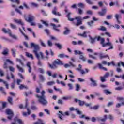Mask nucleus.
Segmentation results:
<instances>
[{
  "label": "nucleus",
  "instance_id": "7c9ffc66",
  "mask_svg": "<svg viewBox=\"0 0 124 124\" xmlns=\"http://www.w3.org/2000/svg\"><path fill=\"white\" fill-rule=\"evenodd\" d=\"M19 88L20 89V90H23V89H26V90H28V86H25L23 84H20Z\"/></svg>",
  "mask_w": 124,
  "mask_h": 124
},
{
  "label": "nucleus",
  "instance_id": "423d86ee",
  "mask_svg": "<svg viewBox=\"0 0 124 124\" xmlns=\"http://www.w3.org/2000/svg\"><path fill=\"white\" fill-rule=\"evenodd\" d=\"M94 56H99L100 60H102V59H105L106 58H108L109 60H110V57H109L108 55H104V54L102 52H100L99 53L97 52H95L94 53Z\"/></svg>",
  "mask_w": 124,
  "mask_h": 124
},
{
  "label": "nucleus",
  "instance_id": "412c9836",
  "mask_svg": "<svg viewBox=\"0 0 124 124\" xmlns=\"http://www.w3.org/2000/svg\"><path fill=\"white\" fill-rule=\"evenodd\" d=\"M90 80L91 82H92V85L93 86V87H96L97 86V83H96V81L93 80V78H90Z\"/></svg>",
  "mask_w": 124,
  "mask_h": 124
},
{
  "label": "nucleus",
  "instance_id": "ea45409f",
  "mask_svg": "<svg viewBox=\"0 0 124 124\" xmlns=\"http://www.w3.org/2000/svg\"><path fill=\"white\" fill-rule=\"evenodd\" d=\"M98 31H106V28L104 27V26H102L100 28H98Z\"/></svg>",
  "mask_w": 124,
  "mask_h": 124
},
{
  "label": "nucleus",
  "instance_id": "39448f33",
  "mask_svg": "<svg viewBox=\"0 0 124 124\" xmlns=\"http://www.w3.org/2000/svg\"><path fill=\"white\" fill-rule=\"evenodd\" d=\"M57 64V65H64V63H63V62L60 59L55 60L52 64H51L49 63H48L49 68H51V69H55L57 68L58 67Z\"/></svg>",
  "mask_w": 124,
  "mask_h": 124
},
{
  "label": "nucleus",
  "instance_id": "37998d69",
  "mask_svg": "<svg viewBox=\"0 0 124 124\" xmlns=\"http://www.w3.org/2000/svg\"><path fill=\"white\" fill-rule=\"evenodd\" d=\"M93 23H94L93 20H92L90 22H87V24L88 26H89V27H93Z\"/></svg>",
  "mask_w": 124,
  "mask_h": 124
},
{
  "label": "nucleus",
  "instance_id": "a18cd8bd",
  "mask_svg": "<svg viewBox=\"0 0 124 124\" xmlns=\"http://www.w3.org/2000/svg\"><path fill=\"white\" fill-rule=\"evenodd\" d=\"M9 35L11 36V37H12V38H14V39H17V36L15 35H13L12 33H11V32L9 33Z\"/></svg>",
  "mask_w": 124,
  "mask_h": 124
},
{
  "label": "nucleus",
  "instance_id": "1a4fd4ad",
  "mask_svg": "<svg viewBox=\"0 0 124 124\" xmlns=\"http://www.w3.org/2000/svg\"><path fill=\"white\" fill-rule=\"evenodd\" d=\"M78 67L79 68H77L76 70L79 71L81 74H86V73H88L89 72V69H85V71L82 69V65L81 64L78 65Z\"/></svg>",
  "mask_w": 124,
  "mask_h": 124
},
{
  "label": "nucleus",
  "instance_id": "473e14b6",
  "mask_svg": "<svg viewBox=\"0 0 124 124\" xmlns=\"http://www.w3.org/2000/svg\"><path fill=\"white\" fill-rule=\"evenodd\" d=\"M33 124H45L43 123V121H42V120L38 119V121L34 123Z\"/></svg>",
  "mask_w": 124,
  "mask_h": 124
},
{
  "label": "nucleus",
  "instance_id": "4d7b16f0",
  "mask_svg": "<svg viewBox=\"0 0 124 124\" xmlns=\"http://www.w3.org/2000/svg\"><path fill=\"white\" fill-rule=\"evenodd\" d=\"M47 44L49 47H52L53 46V43L50 40L47 41Z\"/></svg>",
  "mask_w": 124,
  "mask_h": 124
},
{
  "label": "nucleus",
  "instance_id": "69168bd1",
  "mask_svg": "<svg viewBox=\"0 0 124 124\" xmlns=\"http://www.w3.org/2000/svg\"><path fill=\"white\" fill-rule=\"evenodd\" d=\"M117 100H118V101H124V98L122 97H117Z\"/></svg>",
  "mask_w": 124,
  "mask_h": 124
},
{
  "label": "nucleus",
  "instance_id": "c85d7f7f",
  "mask_svg": "<svg viewBox=\"0 0 124 124\" xmlns=\"http://www.w3.org/2000/svg\"><path fill=\"white\" fill-rule=\"evenodd\" d=\"M26 56L28 58H30L32 60H33V56H32V54H30L29 52H26Z\"/></svg>",
  "mask_w": 124,
  "mask_h": 124
},
{
  "label": "nucleus",
  "instance_id": "09e8293b",
  "mask_svg": "<svg viewBox=\"0 0 124 124\" xmlns=\"http://www.w3.org/2000/svg\"><path fill=\"white\" fill-rule=\"evenodd\" d=\"M79 59L80 60H81L83 62L86 61V58L83 55H80Z\"/></svg>",
  "mask_w": 124,
  "mask_h": 124
},
{
  "label": "nucleus",
  "instance_id": "5701e85b",
  "mask_svg": "<svg viewBox=\"0 0 124 124\" xmlns=\"http://www.w3.org/2000/svg\"><path fill=\"white\" fill-rule=\"evenodd\" d=\"M98 65L100 69H102L104 71H107V68L106 67H104L103 66H102V64L100 63H98Z\"/></svg>",
  "mask_w": 124,
  "mask_h": 124
},
{
  "label": "nucleus",
  "instance_id": "58836bf2",
  "mask_svg": "<svg viewBox=\"0 0 124 124\" xmlns=\"http://www.w3.org/2000/svg\"><path fill=\"white\" fill-rule=\"evenodd\" d=\"M12 100H13L12 97H8V101L10 103V104H11V105L13 104V102H12Z\"/></svg>",
  "mask_w": 124,
  "mask_h": 124
},
{
  "label": "nucleus",
  "instance_id": "4be33fe9",
  "mask_svg": "<svg viewBox=\"0 0 124 124\" xmlns=\"http://www.w3.org/2000/svg\"><path fill=\"white\" fill-rule=\"evenodd\" d=\"M27 66L28 69V72L29 73H31V62H28L27 63Z\"/></svg>",
  "mask_w": 124,
  "mask_h": 124
},
{
  "label": "nucleus",
  "instance_id": "052dcab7",
  "mask_svg": "<svg viewBox=\"0 0 124 124\" xmlns=\"http://www.w3.org/2000/svg\"><path fill=\"white\" fill-rule=\"evenodd\" d=\"M3 68L4 69H7L8 68V67L7 66V63H6V62H4Z\"/></svg>",
  "mask_w": 124,
  "mask_h": 124
},
{
  "label": "nucleus",
  "instance_id": "a211bd4d",
  "mask_svg": "<svg viewBox=\"0 0 124 124\" xmlns=\"http://www.w3.org/2000/svg\"><path fill=\"white\" fill-rule=\"evenodd\" d=\"M59 58H61V59H63L64 58H66L67 59H68L69 58V56L68 55H66L64 54H60L58 55Z\"/></svg>",
  "mask_w": 124,
  "mask_h": 124
},
{
  "label": "nucleus",
  "instance_id": "5fc2aeb1",
  "mask_svg": "<svg viewBox=\"0 0 124 124\" xmlns=\"http://www.w3.org/2000/svg\"><path fill=\"white\" fill-rule=\"evenodd\" d=\"M105 77H104V76L103 77H100V80L101 82H102V83L106 82V79H105Z\"/></svg>",
  "mask_w": 124,
  "mask_h": 124
},
{
  "label": "nucleus",
  "instance_id": "338daca9",
  "mask_svg": "<svg viewBox=\"0 0 124 124\" xmlns=\"http://www.w3.org/2000/svg\"><path fill=\"white\" fill-rule=\"evenodd\" d=\"M31 110H37V107H36V106H31Z\"/></svg>",
  "mask_w": 124,
  "mask_h": 124
},
{
  "label": "nucleus",
  "instance_id": "3c124183",
  "mask_svg": "<svg viewBox=\"0 0 124 124\" xmlns=\"http://www.w3.org/2000/svg\"><path fill=\"white\" fill-rule=\"evenodd\" d=\"M99 108V105H95L91 108V109H93V110H97Z\"/></svg>",
  "mask_w": 124,
  "mask_h": 124
},
{
  "label": "nucleus",
  "instance_id": "7ed1b4c3",
  "mask_svg": "<svg viewBox=\"0 0 124 124\" xmlns=\"http://www.w3.org/2000/svg\"><path fill=\"white\" fill-rule=\"evenodd\" d=\"M97 41H100V44L102 46V47H106L107 46H110V47L108 48V50H111L114 48L111 43L108 42L105 43V39L104 38L101 37L100 36L97 37Z\"/></svg>",
  "mask_w": 124,
  "mask_h": 124
},
{
  "label": "nucleus",
  "instance_id": "2eb2a0df",
  "mask_svg": "<svg viewBox=\"0 0 124 124\" xmlns=\"http://www.w3.org/2000/svg\"><path fill=\"white\" fill-rule=\"evenodd\" d=\"M107 11V9H102V12H98V14H99L100 16H104V15L106 14Z\"/></svg>",
  "mask_w": 124,
  "mask_h": 124
},
{
  "label": "nucleus",
  "instance_id": "de8ad7c7",
  "mask_svg": "<svg viewBox=\"0 0 124 124\" xmlns=\"http://www.w3.org/2000/svg\"><path fill=\"white\" fill-rule=\"evenodd\" d=\"M78 6V7H81V8H85V5L83 3H79Z\"/></svg>",
  "mask_w": 124,
  "mask_h": 124
},
{
  "label": "nucleus",
  "instance_id": "f3484780",
  "mask_svg": "<svg viewBox=\"0 0 124 124\" xmlns=\"http://www.w3.org/2000/svg\"><path fill=\"white\" fill-rule=\"evenodd\" d=\"M14 122H17L19 124H24V122L22 120L18 118V117H15L14 119Z\"/></svg>",
  "mask_w": 124,
  "mask_h": 124
},
{
  "label": "nucleus",
  "instance_id": "393cba45",
  "mask_svg": "<svg viewBox=\"0 0 124 124\" xmlns=\"http://www.w3.org/2000/svg\"><path fill=\"white\" fill-rule=\"evenodd\" d=\"M104 93L106 94V95H109L110 94H112V92L108 89H105L104 90Z\"/></svg>",
  "mask_w": 124,
  "mask_h": 124
},
{
  "label": "nucleus",
  "instance_id": "dca6fc26",
  "mask_svg": "<svg viewBox=\"0 0 124 124\" xmlns=\"http://www.w3.org/2000/svg\"><path fill=\"white\" fill-rule=\"evenodd\" d=\"M1 82H2L4 84L6 89H9V85L8 84V83L2 80V79H0V83H1Z\"/></svg>",
  "mask_w": 124,
  "mask_h": 124
},
{
  "label": "nucleus",
  "instance_id": "4c0bfd02",
  "mask_svg": "<svg viewBox=\"0 0 124 124\" xmlns=\"http://www.w3.org/2000/svg\"><path fill=\"white\" fill-rule=\"evenodd\" d=\"M87 33H90V32L84 31L83 34H80V36H82L83 37H87Z\"/></svg>",
  "mask_w": 124,
  "mask_h": 124
},
{
  "label": "nucleus",
  "instance_id": "603ef678",
  "mask_svg": "<svg viewBox=\"0 0 124 124\" xmlns=\"http://www.w3.org/2000/svg\"><path fill=\"white\" fill-rule=\"evenodd\" d=\"M16 61L19 62L20 63V64L22 66H24V63L23 62V61L21 59H19L18 58H16Z\"/></svg>",
  "mask_w": 124,
  "mask_h": 124
},
{
  "label": "nucleus",
  "instance_id": "8fccbe9b",
  "mask_svg": "<svg viewBox=\"0 0 124 124\" xmlns=\"http://www.w3.org/2000/svg\"><path fill=\"white\" fill-rule=\"evenodd\" d=\"M76 91L79 92L80 91V85L77 84L76 85Z\"/></svg>",
  "mask_w": 124,
  "mask_h": 124
},
{
  "label": "nucleus",
  "instance_id": "bb28decb",
  "mask_svg": "<svg viewBox=\"0 0 124 124\" xmlns=\"http://www.w3.org/2000/svg\"><path fill=\"white\" fill-rule=\"evenodd\" d=\"M2 31L3 32H4V33H8L9 34L11 32V31L10 29H8L7 30H6L5 28H3L2 29Z\"/></svg>",
  "mask_w": 124,
  "mask_h": 124
},
{
  "label": "nucleus",
  "instance_id": "72a5a7b5",
  "mask_svg": "<svg viewBox=\"0 0 124 124\" xmlns=\"http://www.w3.org/2000/svg\"><path fill=\"white\" fill-rule=\"evenodd\" d=\"M16 67L17 69H18L19 71L20 72H24V69H23L22 67H20L19 65H16Z\"/></svg>",
  "mask_w": 124,
  "mask_h": 124
},
{
  "label": "nucleus",
  "instance_id": "bf43d9fd",
  "mask_svg": "<svg viewBox=\"0 0 124 124\" xmlns=\"http://www.w3.org/2000/svg\"><path fill=\"white\" fill-rule=\"evenodd\" d=\"M123 88L119 86V87H117L116 88H115V90L116 91H122V90H123Z\"/></svg>",
  "mask_w": 124,
  "mask_h": 124
},
{
  "label": "nucleus",
  "instance_id": "f03ea898",
  "mask_svg": "<svg viewBox=\"0 0 124 124\" xmlns=\"http://www.w3.org/2000/svg\"><path fill=\"white\" fill-rule=\"evenodd\" d=\"M70 15H71V13H68L66 17L68 18V21L72 22L73 25H75L76 27H79V26L83 24V19L81 16H78L73 18L70 17Z\"/></svg>",
  "mask_w": 124,
  "mask_h": 124
},
{
  "label": "nucleus",
  "instance_id": "6e6d98bb",
  "mask_svg": "<svg viewBox=\"0 0 124 124\" xmlns=\"http://www.w3.org/2000/svg\"><path fill=\"white\" fill-rule=\"evenodd\" d=\"M10 71L11 72H15V68H13L12 66H10L9 67Z\"/></svg>",
  "mask_w": 124,
  "mask_h": 124
},
{
  "label": "nucleus",
  "instance_id": "680f3d73",
  "mask_svg": "<svg viewBox=\"0 0 124 124\" xmlns=\"http://www.w3.org/2000/svg\"><path fill=\"white\" fill-rule=\"evenodd\" d=\"M110 76V73L109 72H106L105 74L104 75V77L106 78H108V77Z\"/></svg>",
  "mask_w": 124,
  "mask_h": 124
},
{
  "label": "nucleus",
  "instance_id": "774afa93",
  "mask_svg": "<svg viewBox=\"0 0 124 124\" xmlns=\"http://www.w3.org/2000/svg\"><path fill=\"white\" fill-rule=\"evenodd\" d=\"M38 70H39L40 73H42V74H43V73H44V70L43 69L39 68L38 69Z\"/></svg>",
  "mask_w": 124,
  "mask_h": 124
},
{
  "label": "nucleus",
  "instance_id": "a878e982",
  "mask_svg": "<svg viewBox=\"0 0 124 124\" xmlns=\"http://www.w3.org/2000/svg\"><path fill=\"white\" fill-rule=\"evenodd\" d=\"M120 17H121V15H120L119 14H115V19H116V20L118 24H121V21L120 20H119V18Z\"/></svg>",
  "mask_w": 124,
  "mask_h": 124
},
{
  "label": "nucleus",
  "instance_id": "4468645a",
  "mask_svg": "<svg viewBox=\"0 0 124 124\" xmlns=\"http://www.w3.org/2000/svg\"><path fill=\"white\" fill-rule=\"evenodd\" d=\"M51 25L53 27V30H55V31H60V29H57V28H60L61 27V25L59 24L57 26H56V24L54 23H51Z\"/></svg>",
  "mask_w": 124,
  "mask_h": 124
},
{
  "label": "nucleus",
  "instance_id": "c756f323",
  "mask_svg": "<svg viewBox=\"0 0 124 124\" xmlns=\"http://www.w3.org/2000/svg\"><path fill=\"white\" fill-rule=\"evenodd\" d=\"M17 50L12 48L11 49V52H12V55L13 56V57H14V58H15V57H16V52Z\"/></svg>",
  "mask_w": 124,
  "mask_h": 124
},
{
  "label": "nucleus",
  "instance_id": "f8f14e48",
  "mask_svg": "<svg viewBox=\"0 0 124 124\" xmlns=\"http://www.w3.org/2000/svg\"><path fill=\"white\" fill-rule=\"evenodd\" d=\"M96 120L98 122H106V120H107V115H105L104 116V118H102V117H96Z\"/></svg>",
  "mask_w": 124,
  "mask_h": 124
},
{
  "label": "nucleus",
  "instance_id": "b1692460",
  "mask_svg": "<svg viewBox=\"0 0 124 124\" xmlns=\"http://www.w3.org/2000/svg\"><path fill=\"white\" fill-rule=\"evenodd\" d=\"M70 32V30L68 29L67 27L65 28V31L63 32V34L64 35H67V34H68Z\"/></svg>",
  "mask_w": 124,
  "mask_h": 124
},
{
  "label": "nucleus",
  "instance_id": "79ce46f5",
  "mask_svg": "<svg viewBox=\"0 0 124 124\" xmlns=\"http://www.w3.org/2000/svg\"><path fill=\"white\" fill-rule=\"evenodd\" d=\"M89 57L93 59V60H97V57L95 56H93L92 55L89 54Z\"/></svg>",
  "mask_w": 124,
  "mask_h": 124
},
{
  "label": "nucleus",
  "instance_id": "6e6552de",
  "mask_svg": "<svg viewBox=\"0 0 124 124\" xmlns=\"http://www.w3.org/2000/svg\"><path fill=\"white\" fill-rule=\"evenodd\" d=\"M29 105V104L28 103V102H26L25 106L24 108V109H25V108H27V112H23V116L24 117H27V116L31 115V110H30V108H28V106Z\"/></svg>",
  "mask_w": 124,
  "mask_h": 124
},
{
  "label": "nucleus",
  "instance_id": "e433bc0d",
  "mask_svg": "<svg viewBox=\"0 0 124 124\" xmlns=\"http://www.w3.org/2000/svg\"><path fill=\"white\" fill-rule=\"evenodd\" d=\"M41 45L42 46V47H46V44H45V43H44V42H43V41H42V40L40 39L39 40Z\"/></svg>",
  "mask_w": 124,
  "mask_h": 124
},
{
  "label": "nucleus",
  "instance_id": "2f4dec72",
  "mask_svg": "<svg viewBox=\"0 0 124 124\" xmlns=\"http://www.w3.org/2000/svg\"><path fill=\"white\" fill-rule=\"evenodd\" d=\"M55 46L59 49V50H61V49H62V46L61 45L60 43H55Z\"/></svg>",
  "mask_w": 124,
  "mask_h": 124
},
{
  "label": "nucleus",
  "instance_id": "c03bdc74",
  "mask_svg": "<svg viewBox=\"0 0 124 124\" xmlns=\"http://www.w3.org/2000/svg\"><path fill=\"white\" fill-rule=\"evenodd\" d=\"M58 11V8L57 7H54L53 10H52V14H56V13Z\"/></svg>",
  "mask_w": 124,
  "mask_h": 124
},
{
  "label": "nucleus",
  "instance_id": "0eeeda50",
  "mask_svg": "<svg viewBox=\"0 0 124 124\" xmlns=\"http://www.w3.org/2000/svg\"><path fill=\"white\" fill-rule=\"evenodd\" d=\"M34 20H35V17L31 14L28 15L27 18H25L26 22H28L29 23L33 22Z\"/></svg>",
  "mask_w": 124,
  "mask_h": 124
},
{
  "label": "nucleus",
  "instance_id": "ddd939ff",
  "mask_svg": "<svg viewBox=\"0 0 124 124\" xmlns=\"http://www.w3.org/2000/svg\"><path fill=\"white\" fill-rule=\"evenodd\" d=\"M74 101L76 103H77V102H78V104H79V106H84V105H85V101H81V100H79L77 98H75L74 99Z\"/></svg>",
  "mask_w": 124,
  "mask_h": 124
},
{
  "label": "nucleus",
  "instance_id": "f704fd0d",
  "mask_svg": "<svg viewBox=\"0 0 124 124\" xmlns=\"http://www.w3.org/2000/svg\"><path fill=\"white\" fill-rule=\"evenodd\" d=\"M56 82L57 83V84H61V85H62V86H63V87H65V83H64V82L63 81H61L60 82V81L59 80H57Z\"/></svg>",
  "mask_w": 124,
  "mask_h": 124
},
{
  "label": "nucleus",
  "instance_id": "6ab92c4d",
  "mask_svg": "<svg viewBox=\"0 0 124 124\" xmlns=\"http://www.w3.org/2000/svg\"><path fill=\"white\" fill-rule=\"evenodd\" d=\"M19 31L21 32V33H22V35L24 36L26 40H29V37H28L27 35L25 34V33L23 32V31H22V29L20 28H19Z\"/></svg>",
  "mask_w": 124,
  "mask_h": 124
},
{
  "label": "nucleus",
  "instance_id": "a19ab883",
  "mask_svg": "<svg viewBox=\"0 0 124 124\" xmlns=\"http://www.w3.org/2000/svg\"><path fill=\"white\" fill-rule=\"evenodd\" d=\"M10 27L13 30H17V26L16 25H14L12 23L10 24Z\"/></svg>",
  "mask_w": 124,
  "mask_h": 124
},
{
  "label": "nucleus",
  "instance_id": "864d4df0",
  "mask_svg": "<svg viewBox=\"0 0 124 124\" xmlns=\"http://www.w3.org/2000/svg\"><path fill=\"white\" fill-rule=\"evenodd\" d=\"M54 84H55V82L54 81H49L47 83V86H53Z\"/></svg>",
  "mask_w": 124,
  "mask_h": 124
},
{
  "label": "nucleus",
  "instance_id": "9d476101",
  "mask_svg": "<svg viewBox=\"0 0 124 124\" xmlns=\"http://www.w3.org/2000/svg\"><path fill=\"white\" fill-rule=\"evenodd\" d=\"M6 113L7 114V115H8L7 117L8 120H11V119H12V118H13V116H14L13 112L9 109H7L6 110Z\"/></svg>",
  "mask_w": 124,
  "mask_h": 124
},
{
  "label": "nucleus",
  "instance_id": "f257e3e1",
  "mask_svg": "<svg viewBox=\"0 0 124 124\" xmlns=\"http://www.w3.org/2000/svg\"><path fill=\"white\" fill-rule=\"evenodd\" d=\"M31 47H33L34 48L33 53L34 54L37 60H38V65H39V66H42V63L41 62V61H40V59H41V60H45V59L47 60H49V51H48L47 50L45 51L46 56L45 57L43 53L40 51V47H39V45H35L33 43H31Z\"/></svg>",
  "mask_w": 124,
  "mask_h": 124
},
{
  "label": "nucleus",
  "instance_id": "20e7f679",
  "mask_svg": "<svg viewBox=\"0 0 124 124\" xmlns=\"http://www.w3.org/2000/svg\"><path fill=\"white\" fill-rule=\"evenodd\" d=\"M41 96L38 95V94L36 95V97L39 98L38 101L42 104V105H46V104H48V102L46 100V96L44 95L45 94V91L43 90L41 92Z\"/></svg>",
  "mask_w": 124,
  "mask_h": 124
},
{
  "label": "nucleus",
  "instance_id": "9b49d317",
  "mask_svg": "<svg viewBox=\"0 0 124 124\" xmlns=\"http://www.w3.org/2000/svg\"><path fill=\"white\" fill-rule=\"evenodd\" d=\"M14 22H15V23H16V24H18L19 25H21V26H22V29L23 31H25V27L23 26L24 22L22 21V20L15 19Z\"/></svg>",
  "mask_w": 124,
  "mask_h": 124
},
{
  "label": "nucleus",
  "instance_id": "49530a36",
  "mask_svg": "<svg viewBox=\"0 0 124 124\" xmlns=\"http://www.w3.org/2000/svg\"><path fill=\"white\" fill-rule=\"evenodd\" d=\"M96 38L97 39V37H95L94 38H93L91 37L90 38V39H91V43H92V44L94 43V42H95V39H96Z\"/></svg>",
  "mask_w": 124,
  "mask_h": 124
},
{
  "label": "nucleus",
  "instance_id": "aec40b11",
  "mask_svg": "<svg viewBox=\"0 0 124 124\" xmlns=\"http://www.w3.org/2000/svg\"><path fill=\"white\" fill-rule=\"evenodd\" d=\"M8 52H9V50H8V48H6L4 49L3 51L2 52V54L4 56H6V55H8Z\"/></svg>",
  "mask_w": 124,
  "mask_h": 124
},
{
  "label": "nucleus",
  "instance_id": "e2e57ef3",
  "mask_svg": "<svg viewBox=\"0 0 124 124\" xmlns=\"http://www.w3.org/2000/svg\"><path fill=\"white\" fill-rule=\"evenodd\" d=\"M85 1L88 4H90V5L93 4V2H92V1H91V0H86Z\"/></svg>",
  "mask_w": 124,
  "mask_h": 124
},
{
  "label": "nucleus",
  "instance_id": "c9c22d12",
  "mask_svg": "<svg viewBox=\"0 0 124 124\" xmlns=\"http://www.w3.org/2000/svg\"><path fill=\"white\" fill-rule=\"evenodd\" d=\"M39 79L41 80L42 82H44V80H45V78H44V76L42 75H39Z\"/></svg>",
  "mask_w": 124,
  "mask_h": 124
},
{
  "label": "nucleus",
  "instance_id": "0e129e2a",
  "mask_svg": "<svg viewBox=\"0 0 124 124\" xmlns=\"http://www.w3.org/2000/svg\"><path fill=\"white\" fill-rule=\"evenodd\" d=\"M29 94H32V92L30 91L28 93L27 92L25 93V96H28Z\"/></svg>",
  "mask_w": 124,
  "mask_h": 124
},
{
  "label": "nucleus",
  "instance_id": "cd10ccee",
  "mask_svg": "<svg viewBox=\"0 0 124 124\" xmlns=\"http://www.w3.org/2000/svg\"><path fill=\"white\" fill-rule=\"evenodd\" d=\"M80 119H85V120H87V121H89V120H90V117L86 116L85 115L83 114L82 115L79 116Z\"/></svg>",
  "mask_w": 124,
  "mask_h": 124
},
{
  "label": "nucleus",
  "instance_id": "13d9d810",
  "mask_svg": "<svg viewBox=\"0 0 124 124\" xmlns=\"http://www.w3.org/2000/svg\"><path fill=\"white\" fill-rule=\"evenodd\" d=\"M75 111H76L77 114H78V115H81L82 114V112L79 110L78 108H76Z\"/></svg>",
  "mask_w": 124,
  "mask_h": 124
}]
</instances>
